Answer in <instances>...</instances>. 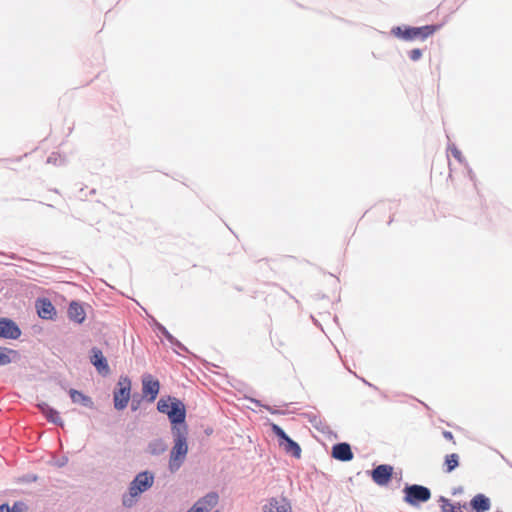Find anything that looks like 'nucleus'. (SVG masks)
Instances as JSON below:
<instances>
[{
    "mask_svg": "<svg viewBox=\"0 0 512 512\" xmlns=\"http://www.w3.org/2000/svg\"><path fill=\"white\" fill-rule=\"evenodd\" d=\"M440 25H426L422 27H395L392 29V34L405 41L425 40L433 35Z\"/></svg>",
    "mask_w": 512,
    "mask_h": 512,
    "instance_id": "obj_4",
    "label": "nucleus"
},
{
    "mask_svg": "<svg viewBox=\"0 0 512 512\" xmlns=\"http://www.w3.org/2000/svg\"><path fill=\"white\" fill-rule=\"evenodd\" d=\"M214 512H219L218 510H214Z\"/></svg>",
    "mask_w": 512,
    "mask_h": 512,
    "instance_id": "obj_29",
    "label": "nucleus"
},
{
    "mask_svg": "<svg viewBox=\"0 0 512 512\" xmlns=\"http://www.w3.org/2000/svg\"><path fill=\"white\" fill-rule=\"evenodd\" d=\"M264 512H292L290 502L284 498H270L266 505L263 507Z\"/></svg>",
    "mask_w": 512,
    "mask_h": 512,
    "instance_id": "obj_10",
    "label": "nucleus"
},
{
    "mask_svg": "<svg viewBox=\"0 0 512 512\" xmlns=\"http://www.w3.org/2000/svg\"><path fill=\"white\" fill-rule=\"evenodd\" d=\"M28 507L22 502H16L12 508H10V512H27Z\"/></svg>",
    "mask_w": 512,
    "mask_h": 512,
    "instance_id": "obj_24",
    "label": "nucleus"
},
{
    "mask_svg": "<svg viewBox=\"0 0 512 512\" xmlns=\"http://www.w3.org/2000/svg\"><path fill=\"white\" fill-rule=\"evenodd\" d=\"M131 381L128 377L121 376L114 391V407L117 410H123L130 400Z\"/></svg>",
    "mask_w": 512,
    "mask_h": 512,
    "instance_id": "obj_6",
    "label": "nucleus"
},
{
    "mask_svg": "<svg viewBox=\"0 0 512 512\" xmlns=\"http://www.w3.org/2000/svg\"><path fill=\"white\" fill-rule=\"evenodd\" d=\"M37 313L42 319H53L56 315V310L53 304L48 299H39L36 302Z\"/></svg>",
    "mask_w": 512,
    "mask_h": 512,
    "instance_id": "obj_14",
    "label": "nucleus"
},
{
    "mask_svg": "<svg viewBox=\"0 0 512 512\" xmlns=\"http://www.w3.org/2000/svg\"><path fill=\"white\" fill-rule=\"evenodd\" d=\"M440 507L442 512H463V510H466L467 504H460V503H451V501L445 497H440L439 499Z\"/></svg>",
    "mask_w": 512,
    "mask_h": 512,
    "instance_id": "obj_16",
    "label": "nucleus"
},
{
    "mask_svg": "<svg viewBox=\"0 0 512 512\" xmlns=\"http://www.w3.org/2000/svg\"><path fill=\"white\" fill-rule=\"evenodd\" d=\"M404 501L412 506H417L419 503L427 502L431 498L430 490L422 485H409L403 490Z\"/></svg>",
    "mask_w": 512,
    "mask_h": 512,
    "instance_id": "obj_5",
    "label": "nucleus"
},
{
    "mask_svg": "<svg viewBox=\"0 0 512 512\" xmlns=\"http://www.w3.org/2000/svg\"><path fill=\"white\" fill-rule=\"evenodd\" d=\"M459 466V455L457 453H451L445 456L444 467L446 473H451L454 469Z\"/></svg>",
    "mask_w": 512,
    "mask_h": 512,
    "instance_id": "obj_20",
    "label": "nucleus"
},
{
    "mask_svg": "<svg viewBox=\"0 0 512 512\" xmlns=\"http://www.w3.org/2000/svg\"><path fill=\"white\" fill-rule=\"evenodd\" d=\"M142 384H143V389H142L143 394L145 396H149V400L151 402H153L159 393V389H160L159 381L154 379L151 375H146L143 377Z\"/></svg>",
    "mask_w": 512,
    "mask_h": 512,
    "instance_id": "obj_12",
    "label": "nucleus"
},
{
    "mask_svg": "<svg viewBox=\"0 0 512 512\" xmlns=\"http://www.w3.org/2000/svg\"><path fill=\"white\" fill-rule=\"evenodd\" d=\"M187 433V425L172 427L174 445L169 458V468L172 472L181 467L188 453Z\"/></svg>",
    "mask_w": 512,
    "mask_h": 512,
    "instance_id": "obj_1",
    "label": "nucleus"
},
{
    "mask_svg": "<svg viewBox=\"0 0 512 512\" xmlns=\"http://www.w3.org/2000/svg\"><path fill=\"white\" fill-rule=\"evenodd\" d=\"M69 394L74 403L80 402L85 406H89L91 404V399L89 397L85 396L83 393L75 389H71Z\"/></svg>",
    "mask_w": 512,
    "mask_h": 512,
    "instance_id": "obj_23",
    "label": "nucleus"
},
{
    "mask_svg": "<svg viewBox=\"0 0 512 512\" xmlns=\"http://www.w3.org/2000/svg\"><path fill=\"white\" fill-rule=\"evenodd\" d=\"M166 448V444L161 439L152 441L148 446V450L152 455H160L166 451Z\"/></svg>",
    "mask_w": 512,
    "mask_h": 512,
    "instance_id": "obj_21",
    "label": "nucleus"
},
{
    "mask_svg": "<svg viewBox=\"0 0 512 512\" xmlns=\"http://www.w3.org/2000/svg\"><path fill=\"white\" fill-rule=\"evenodd\" d=\"M157 408L161 413L167 414L173 427L186 425V409L185 405L180 400L172 397H168L167 399L162 398L158 401Z\"/></svg>",
    "mask_w": 512,
    "mask_h": 512,
    "instance_id": "obj_2",
    "label": "nucleus"
},
{
    "mask_svg": "<svg viewBox=\"0 0 512 512\" xmlns=\"http://www.w3.org/2000/svg\"><path fill=\"white\" fill-rule=\"evenodd\" d=\"M271 428L273 433L279 438V446L283 449V451L299 459L302 453L299 444L293 441L277 424H272Z\"/></svg>",
    "mask_w": 512,
    "mask_h": 512,
    "instance_id": "obj_7",
    "label": "nucleus"
},
{
    "mask_svg": "<svg viewBox=\"0 0 512 512\" xmlns=\"http://www.w3.org/2000/svg\"><path fill=\"white\" fill-rule=\"evenodd\" d=\"M470 504L476 512H485L490 509V500L483 494L474 496Z\"/></svg>",
    "mask_w": 512,
    "mask_h": 512,
    "instance_id": "obj_17",
    "label": "nucleus"
},
{
    "mask_svg": "<svg viewBox=\"0 0 512 512\" xmlns=\"http://www.w3.org/2000/svg\"><path fill=\"white\" fill-rule=\"evenodd\" d=\"M38 407L50 422L62 425L59 413L57 411L49 407L47 404H39Z\"/></svg>",
    "mask_w": 512,
    "mask_h": 512,
    "instance_id": "obj_19",
    "label": "nucleus"
},
{
    "mask_svg": "<svg viewBox=\"0 0 512 512\" xmlns=\"http://www.w3.org/2000/svg\"><path fill=\"white\" fill-rule=\"evenodd\" d=\"M154 483V476L150 472H141L137 474L130 483L129 494L123 497V505L131 507L135 503V498L141 493L147 491Z\"/></svg>",
    "mask_w": 512,
    "mask_h": 512,
    "instance_id": "obj_3",
    "label": "nucleus"
},
{
    "mask_svg": "<svg viewBox=\"0 0 512 512\" xmlns=\"http://www.w3.org/2000/svg\"><path fill=\"white\" fill-rule=\"evenodd\" d=\"M91 363L95 366L99 373L103 375L109 374L110 369L107 360L99 348L94 347L91 350Z\"/></svg>",
    "mask_w": 512,
    "mask_h": 512,
    "instance_id": "obj_13",
    "label": "nucleus"
},
{
    "mask_svg": "<svg viewBox=\"0 0 512 512\" xmlns=\"http://www.w3.org/2000/svg\"><path fill=\"white\" fill-rule=\"evenodd\" d=\"M421 56H422V51L418 48L412 49L409 53V57L413 61L419 60L421 58Z\"/></svg>",
    "mask_w": 512,
    "mask_h": 512,
    "instance_id": "obj_26",
    "label": "nucleus"
},
{
    "mask_svg": "<svg viewBox=\"0 0 512 512\" xmlns=\"http://www.w3.org/2000/svg\"><path fill=\"white\" fill-rule=\"evenodd\" d=\"M219 497L216 493H209L199 499L187 512H214Z\"/></svg>",
    "mask_w": 512,
    "mask_h": 512,
    "instance_id": "obj_8",
    "label": "nucleus"
},
{
    "mask_svg": "<svg viewBox=\"0 0 512 512\" xmlns=\"http://www.w3.org/2000/svg\"><path fill=\"white\" fill-rule=\"evenodd\" d=\"M21 334L19 327L6 318H0V338L17 339Z\"/></svg>",
    "mask_w": 512,
    "mask_h": 512,
    "instance_id": "obj_11",
    "label": "nucleus"
},
{
    "mask_svg": "<svg viewBox=\"0 0 512 512\" xmlns=\"http://www.w3.org/2000/svg\"><path fill=\"white\" fill-rule=\"evenodd\" d=\"M393 475V467L387 464L377 466L371 472L372 480L380 486L387 485Z\"/></svg>",
    "mask_w": 512,
    "mask_h": 512,
    "instance_id": "obj_9",
    "label": "nucleus"
},
{
    "mask_svg": "<svg viewBox=\"0 0 512 512\" xmlns=\"http://www.w3.org/2000/svg\"><path fill=\"white\" fill-rule=\"evenodd\" d=\"M69 318L77 323H82L85 319V312L83 307L76 303L72 302L68 308Z\"/></svg>",
    "mask_w": 512,
    "mask_h": 512,
    "instance_id": "obj_18",
    "label": "nucleus"
},
{
    "mask_svg": "<svg viewBox=\"0 0 512 512\" xmlns=\"http://www.w3.org/2000/svg\"><path fill=\"white\" fill-rule=\"evenodd\" d=\"M332 457L340 461H350L353 459L351 447L347 443H339L332 448Z\"/></svg>",
    "mask_w": 512,
    "mask_h": 512,
    "instance_id": "obj_15",
    "label": "nucleus"
},
{
    "mask_svg": "<svg viewBox=\"0 0 512 512\" xmlns=\"http://www.w3.org/2000/svg\"><path fill=\"white\" fill-rule=\"evenodd\" d=\"M16 352L12 349L0 347V366L8 365L12 362V356H15Z\"/></svg>",
    "mask_w": 512,
    "mask_h": 512,
    "instance_id": "obj_22",
    "label": "nucleus"
},
{
    "mask_svg": "<svg viewBox=\"0 0 512 512\" xmlns=\"http://www.w3.org/2000/svg\"><path fill=\"white\" fill-rule=\"evenodd\" d=\"M0 512H10V507L6 504L0 506Z\"/></svg>",
    "mask_w": 512,
    "mask_h": 512,
    "instance_id": "obj_28",
    "label": "nucleus"
},
{
    "mask_svg": "<svg viewBox=\"0 0 512 512\" xmlns=\"http://www.w3.org/2000/svg\"><path fill=\"white\" fill-rule=\"evenodd\" d=\"M443 437L450 441L452 444H456L453 434L450 431H443Z\"/></svg>",
    "mask_w": 512,
    "mask_h": 512,
    "instance_id": "obj_27",
    "label": "nucleus"
},
{
    "mask_svg": "<svg viewBox=\"0 0 512 512\" xmlns=\"http://www.w3.org/2000/svg\"><path fill=\"white\" fill-rule=\"evenodd\" d=\"M449 151L455 159H457L458 161H462V153L456 146L453 145L449 147Z\"/></svg>",
    "mask_w": 512,
    "mask_h": 512,
    "instance_id": "obj_25",
    "label": "nucleus"
}]
</instances>
